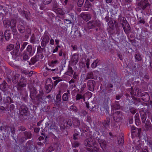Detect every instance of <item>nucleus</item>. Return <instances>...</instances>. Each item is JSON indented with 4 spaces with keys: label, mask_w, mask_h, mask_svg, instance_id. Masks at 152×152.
I'll list each match as a JSON object with an SVG mask.
<instances>
[{
    "label": "nucleus",
    "mask_w": 152,
    "mask_h": 152,
    "mask_svg": "<svg viewBox=\"0 0 152 152\" xmlns=\"http://www.w3.org/2000/svg\"><path fill=\"white\" fill-rule=\"evenodd\" d=\"M73 125L75 126H79L80 125V122L77 118H73L72 119Z\"/></svg>",
    "instance_id": "6ab92c4d"
},
{
    "label": "nucleus",
    "mask_w": 152,
    "mask_h": 152,
    "mask_svg": "<svg viewBox=\"0 0 152 152\" xmlns=\"http://www.w3.org/2000/svg\"><path fill=\"white\" fill-rule=\"evenodd\" d=\"M3 24L5 28H8L11 26V22L8 20H6L3 21Z\"/></svg>",
    "instance_id": "5701e85b"
},
{
    "label": "nucleus",
    "mask_w": 152,
    "mask_h": 152,
    "mask_svg": "<svg viewBox=\"0 0 152 152\" xmlns=\"http://www.w3.org/2000/svg\"><path fill=\"white\" fill-rule=\"evenodd\" d=\"M130 112L132 114H134L136 112V110L135 108L132 107L130 108Z\"/></svg>",
    "instance_id": "680f3d73"
},
{
    "label": "nucleus",
    "mask_w": 152,
    "mask_h": 152,
    "mask_svg": "<svg viewBox=\"0 0 152 152\" xmlns=\"http://www.w3.org/2000/svg\"><path fill=\"white\" fill-rule=\"evenodd\" d=\"M146 110L142 108L140 111V114L141 116L142 122L144 123L146 119Z\"/></svg>",
    "instance_id": "f8f14e48"
},
{
    "label": "nucleus",
    "mask_w": 152,
    "mask_h": 152,
    "mask_svg": "<svg viewBox=\"0 0 152 152\" xmlns=\"http://www.w3.org/2000/svg\"><path fill=\"white\" fill-rule=\"evenodd\" d=\"M142 99L145 102H147L149 100L150 97L149 94L147 93H143L141 95Z\"/></svg>",
    "instance_id": "2eb2a0df"
},
{
    "label": "nucleus",
    "mask_w": 152,
    "mask_h": 152,
    "mask_svg": "<svg viewBox=\"0 0 152 152\" xmlns=\"http://www.w3.org/2000/svg\"><path fill=\"white\" fill-rule=\"evenodd\" d=\"M9 88V86L4 81H3V83L0 85V88L3 91L7 90Z\"/></svg>",
    "instance_id": "f3484780"
},
{
    "label": "nucleus",
    "mask_w": 152,
    "mask_h": 152,
    "mask_svg": "<svg viewBox=\"0 0 152 152\" xmlns=\"http://www.w3.org/2000/svg\"><path fill=\"white\" fill-rule=\"evenodd\" d=\"M87 27L88 29H92L96 27L101 28V23L98 20H92L87 23Z\"/></svg>",
    "instance_id": "f257e3e1"
},
{
    "label": "nucleus",
    "mask_w": 152,
    "mask_h": 152,
    "mask_svg": "<svg viewBox=\"0 0 152 152\" xmlns=\"http://www.w3.org/2000/svg\"><path fill=\"white\" fill-rule=\"evenodd\" d=\"M135 121L136 124L139 125L140 124V120L139 118V115L138 113H136L135 115Z\"/></svg>",
    "instance_id": "c756f323"
},
{
    "label": "nucleus",
    "mask_w": 152,
    "mask_h": 152,
    "mask_svg": "<svg viewBox=\"0 0 152 152\" xmlns=\"http://www.w3.org/2000/svg\"><path fill=\"white\" fill-rule=\"evenodd\" d=\"M102 107L104 110L106 111V113H109V108L107 104L104 103L103 104Z\"/></svg>",
    "instance_id": "58836bf2"
},
{
    "label": "nucleus",
    "mask_w": 152,
    "mask_h": 152,
    "mask_svg": "<svg viewBox=\"0 0 152 152\" xmlns=\"http://www.w3.org/2000/svg\"><path fill=\"white\" fill-rule=\"evenodd\" d=\"M122 113L119 111L115 112L113 114V117L114 120L116 122H118L121 120Z\"/></svg>",
    "instance_id": "1a4fd4ad"
},
{
    "label": "nucleus",
    "mask_w": 152,
    "mask_h": 152,
    "mask_svg": "<svg viewBox=\"0 0 152 152\" xmlns=\"http://www.w3.org/2000/svg\"><path fill=\"white\" fill-rule=\"evenodd\" d=\"M30 97L32 100H35V95L37 93L36 88L34 87H31L30 88Z\"/></svg>",
    "instance_id": "9d476101"
},
{
    "label": "nucleus",
    "mask_w": 152,
    "mask_h": 152,
    "mask_svg": "<svg viewBox=\"0 0 152 152\" xmlns=\"http://www.w3.org/2000/svg\"><path fill=\"white\" fill-rule=\"evenodd\" d=\"M11 25L10 28L12 31L14 33H17V30L16 27V21L14 19H12L11 20Z\"/></svg>",
    "instance_id": "9b49d317"
},
{
    "label": "nucleus",
    "mask_w": 152,
    "mask_h": 152,
    "mask_svg": "<svg viewBox=\"0 0 152 152\" xmlns=\"http://www.w3.org/2000/svg\"><path fill=\"white\" fill-rule=\"evenodd\" d=\"M6 110V108L2 106H0V112L4 113Z\"/></svg>",
    "instance_id": "0e129e2a"
},
{
    "label": "nucleus",
    "mask_w": 152,
    "mask_h": 152,
    "mask_svg": "<svg viewBox=\"0 0 152 152\" xmlns=\"http://www.w3.org/2000/svg\"><path fill=\"white\" fill-rule=\"evenodd\" d=\"M26 128L23 126H20L18 127V130L19 131H24L26 130Z\"/></svg>",
    "instance_id": "864d4df0"
},
{
    "label": "nucleus",
    "mask_w": 152,
    "mask_h": 152,
    "mask_svg": "<svg viewBox=\"0 0 152 152\" xmlns=\"http://www.w3.org/2000/svg\"><path fill=\"white\" fill-rule=\"evenodd\" d=\"M108 24L110 28L113 29L114 28V25L112 20H111L108 22Z\"/></svg>",
    "instance_id": "37998d69"
},
{
    "label": "nucleus",
    "mask_w": 152,
    "mask_h": 152,
    "mask_svg": "<svg viewBox=\"0 0 152 152\" xmlns=\"http://www.w3.org/2000/svg\"><path fill=\"white\" fill-rule=\"evenodd\" d=\"M98 62L96 60L93 62L91 65V67L93 68H95L97 66Z\"/></svg>",
    "instance_id": "6e6d98bb"
},
{
    "label": "nucleus",
    "mask_w": 152,
    "mask_h": 152,
    "mask_svg": "<svg viewBox=\"0 0 152 152\" xmlns=\"http://www.w3.org/2000/svg\"><path fill=\"white\" fill-rule=\"evenodd\" d=\"M19 85L20 87L17 88V89L19 91L21 89V87H23L26 86V84L24 83H19Z\"/></svg>",
    "instance_id": "603ef678"
},
{
    "label": "nucleus",
    "mask_w": 152,
    "mask_h": 152,
    "mask_svg": "<svg viewBox=\"0 0 152 152\" xmlns=\"http://www.w3.org/2000/svg\"><path fill=\"white\" fill-rule=\"evenodd\" d=\"M131 88L130 93L131 95L138 96H139L141 95L142 94H141V90L140 89L137 88H135L134 89H133L132 87Z\"/></svg>",
    "instance_id": "423d86ee"
},
{
    "label": "nucleus",
    "mask_w": 152,
    "mask_h": 152,
    "mask_svg": "<svg viewBox=\"0 0 152 152\" xmlns=\"http://www.w3.org/2000/svg\"><path fill=\"white\" fill-rule=\"evenodd\" d=\"M73 70L72 69V68L69 66L68 71L66 72L65 74L67 75H70L73 74Z\"/></svg>",
    "instance_id": "473e14b6"
},
{
    "label": "nucleus",
    "mask_w": 152,
    "mask_h": 152,
    "mask_svg": "<svg viewBox=\"0 0 152 152\" xmlns=\"http://www.w3.org/2000/svg\"><path fill=\"white\" fill-rule=\"evenodd\" d=\"M56 11L57 12L58 14L61 15H63L62 13V10L60 8H58L57 9Z\"/></svg>",
    "instance_id": "e2e57ef3"
},
{
    "label": "nucleus",
    "mask_w": 152,
    "mask_h": 152,
    "mask_svg": "<svg viewBox=\"0 0 152 152\" xmlns=\"http://www.w3.org/2000/svg\"><path fill=\"white\" fill-rule=\"evenodd\" d=\"M74 35L75 37H74V38H77L79 37H81L80 35V32L78 30H76L75 31L74 33Z\"/></svg>",
    "instance_id": "a19ab883"
},
{
    "label": "nucleus",
    "mask_w": 152,
    "mask_h": 152,
    "mask_svg": "<svg viewBox=\"0 0 152 152\" xmlns=\"http://www.w3.org/2000/svg\"><path fill=\"white\" fill-rule=\"evenodd\" d=\"M46 99V97L44 96V93L42 90H41L39 91V94L36 96L35 97V100H37L38 103H44L45 102V99Z\"/></svg>",
    "instance_id": "39448f33"
},
{
    "label": "nucleus",
    "mask_w": 152,
    "mask_h": 152,
    "mask_svg": "<svg viewBox=\"0 0 152 152\" xmlns=\"http://www.w3.org/2000/svg\"><path fill=\"white\" fill-rule=\"evenodd\" d=\"M19 31L21 33H24L26 30L25 27L21 24H19L17 26Z\"/></svg>",
    "instance_id": "4be33fe9"
},
{
    "label": "nucleus",
    "mask_w": 152,
    "mask_h": 152,
    "mask_svg": "<svg viewBox=\"0 0 152 152\" xmlns=\"http://www.w3.org/2000/svg\"><path fill=\"white\" fill-rule=\"evenodd\" d=\"M14 48V45H13L10 44L7 47V50L8 51H10L12 50Z\"/></svg>",
    "instance_id": "a18cd8bd"
},
{
    "label": "nucleus",
    "mask_w": 152,
    "mask_h": 152,
    "mask_svg": "<svg viewBox=\"0 0 152 152\" xmlns=\"http://www.w3.org/2000/svg\"><path fill=\"white\" fill-rule=\"evenodd\" d=\"M80 145V143L77 141H75L74 142L73 144V146L75 148L77 147Z\"/></svg>",
    "instance_id": "338daca9"
},
{
    "label": "nucleus",
    "mask_w": 152,
    "mask_h": 152,
    "mask_svg": "<svg viewBox=\"0 0 152 152\" xmlns=\"http://www.w3.org/2000/svg\"><path fill=\"white\" fill-rule=\"evenodd\" d=\"M28 54H27L26 52H24L23 53V59L25 60H26L28 58Z\"/></svg>",
    "instance_id": "5fc2aeb1"
},
{
    "label": "nucleus",
    "mask_w": 152,
    "mask_h": 152,
    "mask_svg": "<svg viewBox=\"0 0 152 152\" xmlns=\"http://www.w3.org/2000/svg\"><path fill=\"white\" fill-rule=\"evenodd\" d=\"M94 72H90L87 74V75L90 79H94Z\"/></svg>",
    "instance_id": "de8ad7c7"
},
{
    "label": "nucleus",
    "mask_w": 152,
    "mask_h": 152,
    "mask_svg": "<svg viewBox=\"0 0 152 152\" xmlns=\"http://www.w3.org/2000/svg\"><path fill=\"white\" fill-rule=\"evenodd\" d=\"M61 91H60L59 93L56 96L55 104L57 106H60L61 103V96L60 94Z\"/></svg>",
    "instance_id": "dca6fc26"
},
{
    "label": "nucleus",
    "mask_w": 152,
    "mask_h": 152,
    "mask_svg": "<svg viewBox=\"0 0 152 152\" xmlns=\"http://www.w3.org/2000/svg\"><path fill=\"white\" fill-rule=\"evenodd\" d=\"M58 22L59 23V25L60 26V27L63 28H64V26H63V23L61 21L58 19Z\"/></svg>",
    "instance_id": "774afa93"
},
{
    "label": "nucleus",
    "mask_w": 152,
    "mask_h": 152,
    "mask_svg": "<svg viewBox=\"0 0 152 152\" xmlns=\"http://www.w3.org/2000/svg\"><path fill=\"white\" fill-rule=\"evenodd\" d=\"M84 2V0H78L77 5L79 7H81L83 5Z\"/></svg>",
    "instance_id": "3c124183"
},
{
    "label": "nucleus",
    "mask_w": 152,
    "mask_h": 152,
    "mask_svg": "<svg viewBox=\"0 0 152 152\" xmlns=\"http://www.w3.org/2000/svg\"><path fill=\"white\" fill-rule=\"evenodd\" d=\"M94 142L93 139L91 137H90L84 141V144L86 147H91L94 145Z\"/></svg>",
    "instance_id": "0eeeda50"
},
{
    "label": "nucleus",
    "mask_w": 152,
    "mask_h": 152,
    "mask_svg": "<svg viewBox=\"0 0 152 152\" xmlns=\"http://www.w3.org/2000/svg\"><path fill=\"white\" fill-rule=\"evenodd\" d=\"M19 51H17V50H16L15 51H13L11 52V54L12 56V57H13L15 56V57H18L19 55V54L18 53Z\"/></svg>",
    "instance_id": "4c0bfd02"
},
{
    "label": "nucleus",
    "mask_w": 152,
    "mask_h": 152,
    "mask_svg": "<svg viewBox=\"0 0 152 152\" xmlns=\"http://www.w3.org/2000/svg\"><path fill=\"white\" fill-rule=\"evenodd\" d=\"M45 48L44 47L41 48L40 46H38L37 48V53L38 54L42 53Z\"/></svg>",
    "instance_id": "ea45409f"
},
{
    "label": "nucleus",
    "mask_w": 152,
    "mask_h": 152,
    "mask_svg": "<svg viewBox=\"0 0 152 152\" xmlns=\"http://www.w3.org/2000/svg\"><path fill=\"white\" fill-rule=\"evenodd\" d=\"M52 1V0H42L43 4L45 5L50 4L51 2Z\"/></svg>",
    "instance_id": "8fccbe9b"
},
{
    "label": "nucleus",
    "mask_w": 152,
    "mask_h": 152,
    "mask_svg": "<svg viewBox=\"0 0 152 152\" xmlns=\"http://www.w3.org/2000/svg\"><path fill=\"white\" fill-rule=\"evenodd\" d=\"M62 100L64 101H68L69 99V95L68 93H64L62 97Z\"/></svg>",
    "instance_id": "e433bc0d"
},
{
    "label": "nucleus",
    "mask_w": 152,
    "mask_h": 152,
    "mask_svg": "<svg viewBox=\"0 0 152 152\" xmlns=\"http://www.w3.org/2000/svg\"><path fill=\"white\" fill-rule=\"evenodd\" d=\"M9 128L8 127H5L4 126H2L0 128V130L1 131H2V130H4L5 131H6V130L7 129H9Z\"/></svg>",
    "instance_id": "69168bd1"
},
{
    "label": "nucleus",
    "mask_w": 152,
    "mask_h": 152,
    "mask_svg": "<svg viewBox=\"0 0 152 152\" xmlns=\"http://www.w3.org/2000/svg\"><path fill=\"white\" fill-rule=\"evenodd\" d=\"M11 34L9 30H6L4 33V37L5 38H10Z\"/></svg>",
    "instance_id": "c9c22d12"
},
{
    "label": "nucleus",
    "mask_w": 152,
    "mask_h": 152,
    "mask_svg": "<svg viewBox=\"0 0 152 152\" xmlns=\"http://www.w3.org/2000/svg\"><path fill=\"white\" fill-rule=\"evenodd\" d=\"M138 19L139 20V22L140 23H142L144 24L145 23V21L144 19H143L142 17H139L138 18Z\"/></svg>",
    "instance_id": "052dcab7"
},
{
    "label": "nucleus",
    "mask_w": 152,
    "mask_h": 152,
    "mask_svg": "<svg viewBox=\"0 0 152 152\" xmlns=\"http://www.w3.org/2000/svg\"><path fill=\"white\" fill-rule=\"evenodd\" d=\"M135 58L138 61H140L141 59V57L140 54L137 53L135 55Z\"/></svg>",
    "instance_id": "09e8293b"
},
{
    "label": "nucleus",
    "mask_w": 152,
    "mask_h": 152,
    "mask_svg": "<svg viewBox=\"0 0 152 152\" xmlns=\"http://www.w3.org/2000/svg\"><path fill=\"white\" fill-rule=\"evenodd\" d=\"M137 128L135 127L134 126H132L131 127L132 133H135L137 131Z\"/></svg>",
    "instance_id": "4d7b16f0"
},
{
    "label": "nucleus",
    "mask_w": 152,
    "mask_h": 152,
    "mask_svg": "<svg viewBox=\"0 0 152 152\" xmlns=\"http://www.w3.org/2000/svg\"><path fill=\"white\" fill-rule=\"evenodd\" d=\"M32 46L31 45H28L26 49V51L28 53L27 54H28L29 56H31L32 55Z\"/></svg>",
    "instance_id": "7c9ffc66"
},
{
    "label": "nucleus",
    "mask_w": 152,
    "mask_h": 152,
    "mask_svg": "<svg viewBox=\"0 0 152 152\" xmlns=\"http://www.w3.org/2000/svg\"><path fill=\"white\" fill-rule=\"evenodd\" d=\"M91 4L90 3L88 0H86L84 7L86 10H88V9L91 8Z\"/></svg>",
    "instance_id": "aec40b11"
},
{
    "label": "nucleus",
    "mask_w": 152,
    "mask_h": 152,
    "mask_svg": "<svg viewBox=\"0 0 152 152\" xmlns=\"http://www.w3.org/2000/svg\"><path fill=\"white\" fill-rule=\"evenodd\" d=\"M145 131L152 130V125L149 120H147L146 121L145 126Z\"/></svg>",
    "instance_id": "4468645a"
},
{
    "label": "nucleus",
    "mask_w": 152,
    "mask_h": 152,
    "mask_svg": "<svg viewBox=\"0 0 152 152\" xmlns=\"http://www.w3.org/2000/svg\"><path fill=\"white\" fill-rule=\"evenodd\" d=\"M98 141L101 148L104 151V149H105L106 147V141L104 140L100 139L99 138L98 139Z\"/></svg>",
    "instance_id": "ddd939ff"
},
{
    "label": "nucleus",
    "mask_w": 152,
    "mask_h": 152,
    "mask_svg": "<svg viewBox=\"0 0 152 152\" xmlns=\"http://www.w3.org/2000/svg\"><path fill=\"white\" fill-rule=\"evenodd\" d=\"M110 118L109 117H107L106 120L104 121L103 123V125L105 128H107L108 126L110 125Z\"/></svg>",
    "instance_id": "b1692460"
},
{
    "label": "nucleus",
    "mask_w": 152,
    "mask_h": 152,
    "mask_svg": "<svg viewBox=\"0 0 152 152\" xmlns=\"http://www.w3.org/2000/svg\"><path fill=\"white\" fill-rule=\"evenodd\" d=\"M25 139H30L31 137V134L30 132L26 131L23 132Z\"/></svg>",
    "instance_id": "c85d7f7f"
},
{
    "label": "nucleus",
    "mask_w": 152,
    "mask_h": 152,
    "mask_svg": "<svg viewBox=\"0 0 152 152\" xmlns=\"http://www.w3.org/2000/svg\"><path fill=\"white\" fill-rule=\"evenodd\" d=\"M83 99L84 101H85V97L84 96H82V94H78L76 96V100H78L80 99Z\"/></svg>",
    "instance_id": "72a5a7b5"
},
{
    "label": "nucleus",
    "mask_w": 152,
    "mask_h": 152,
    "mask_svg": "<svg viewBox=\"0 0 152 152\" xmlns=\"http://www.w3.org/2000/svg\"><path fill=\"white\" fill-rule=\"evenodd\" d=\"M75 134H73V139L74 140L77 139V136L79 135V133L77 132V131L76 129L74 130Z\"/></svg>",
    "instance_id": "49530a36"
},
{
    "label": "nucleus",
    "mask_w": 152,
    "mask_h": 152,
    "mask_svg": "<svg viewBox=\"0 0 152 152\" xmlns=\"http://www.w3.org/2000/svg\"><path fill=\"white\" fill-rule=\"evenodd\" d=\"M49 41V39H43L41 43V45L42 47L45 48L47 44Z\"/></svg>",
    "instance_id": "a878e982"
},
{
    "label": "nucleus",
    "mask_w": 152,
    "mask_h": 152,
    "mask_svg": "<svg viewBox=\"0 0 152 152\" xmlns=\"http://www.w3.org/2000/svg\"><path fill=\"white\" fill-rule=\"evenodd\" d=\"M50 83L51 84H48V85H45V89L46 90L47 92L48 93L50 92L53 87V83H51V81H50Z\"/></svg>",
    "instance_id": "393cba45"
},
{
    "label": "nucleus",
    "mask_w": 152,
    "mask_h": 152,
    "mask_svg": "<svg viewBox=\"0 0 152 152\" xmlns=\"http://www.w3.org/2000/svg\"><path fill=\"white\" fill-rule=\"evenodd\" d=\"M118 141L119 144L123 145L124 142V140L123 137H122L118 139Z\"/></svg>",
    "instance_id": "c03bdc74"
},
{
    "label": "nucleus",
    "mask_w": 152,
    "mask_h": 152,
    "mask_svg": "<svg viewBox=\"0 0 152 152\" xmlns=\"http://www.w3.org/2000/svg\"><path fill=\"white\" fill-rule=\"evenodd\" d=\"M21 42L20 41H17L16 43V45L15 47V49L17 51H19L20 49V45Z\"/></svg>",
    "instance_id": "79ce46f5"
},
{
    "label": "nucleus",
    "mask_w": 152,
    "mask_h": 152,
    "mask_svg": "<svg viewBox=\"0 0 152 152\" xmlns=\"http://www.w3.org/2000/svg\"><path fill=\"white\" fill-rule=\"evenodd\" d=\"M80 17L86 21L87 22L90 20L91 18V16L90 14H81Z\"/></svg>",
    "instance_id": "a211bd4d"
},
{
    "label": "nucleus",
    "mask_w": 152,
    "mask_h": 152,
    "mask_svg": "<svg viewBox=\"0 0 152 152\" xmlns=\"http://www.w3.org/2000/svg\"><path fill=\"white\" fill-rule=\"evenodd\" d=\"M70 108L71 110H73L74 111L76 112L77 111V108L74 105H72L70 107Z\"/></svg>",
    "instance_id": "13d9d810"
},
{
    "label": "nucleus",
    "mask_w": 152,
    "mask_h": 152,
    "mask_svg": "<svg viewBox=\"0 0 152 152\" xmlns=\"http://www.w3.org/2000/svg\"><path fill=\"white\" fill-rule=\"evenodd\" d=\"M60 129L62 132L64 133V134L66 135H67L68 134V132H67L66 130V126L64 125H61L60 126Z\"/></svg>",
    "instance_id": "2f4dec72"
},
{
    "label": "nucleus",
    "mask_w": 152,
    "mask_h": 152,
    "mask_svg": "<svg viewBox=\"0 0 152 152\" xmlns=\"http://www.w3.org/2000/svg\"><path fill=\"white\" fill-rule=\"evenodd\" d=\"M18 11L19 12L22 14L23 16H25L26 19H28V16L27 14V12L22 10L21 8L19 9Z\"/></svg>",
    "instance_id": "bb28decb"
},
{
    "label": "nucleus",
    "mask_w": 152,
    "mask_h": 152,
    "mask_svg": "<svg viewBox=\"0 0 152 152\" xmlns=\"http://www.w3.org/2000/svg\"><path fill=\"white\" fill-rule=\"evenodd\" d=\"M113 87V85L111 84H108L107 86L105 87V89L107 93H110L112 91V89L110 88H112Z\"/></svg>",
    "instance_id": "cd10ccee"
},
{
    "label": "nucleus",
    "mask_w": 152,
    "mask_h": 152,
    "mask_svg": "<svg viewBox=\"0 0 152 152\" xmlns=\"http://www.w3.org/2000/svg\"><path fill=\"white\" fill-rule=\"evenodd\" d=\"M28 110V108L26 106L23 105L20 106L19 109L20 114L19 115V120L22 121L24 120L23 115H27Z\"/></svg>",
    "instance_id": "f03ea898"
},
{
    "label": "nucleus",
    "mask_w": 152,
    "mask_h": 152,
    "mask_svg": "<svg viewBox=\"0 0 152 152\" xmlns=\"http://www.w3.org/2000/svg\"><path fill=\"white\" fill-rule=\"evenodd\" d=\"M95 82L92 80H89L87 82V85L89 90L93 91H94Z\"/></svg>",
    "instance_id": "6e6552de"
},
{
    "label": "nucleus",
    "mask_w": 152,
    "mask_h": 152,
    "mask_svg": "<svg viewBox=\"0 0 152 152\" xmlns=\"http://www.w3.org/2000/svg\"><path fill=\"white\" fill-rule=\"evenodd\" d=\"M120 22L125 32L126 33H128L130 30L131 28L125 18L123 17L121 18Z\"/></svg>",
    "instance_id": "7ed1b4c3"
},
{
    "label": "nucleus",
    "mask_w": 152,
    "mask_h": 152,
    "mask_svg": "<svg viewBox=\"0 0 152 152\" xmlns=\"http://www.w3.org/2000/svg\"><path fill=\"white\" fill-rule=\"evenodd\" d=\"M137 5L142 10H144L148 7L150 6L151 4L149 2L148 0H141L137 3Z\"/></svg>",
    "instance_id": "20e7f679"
},
{
    "label": "nucleus",
    "mask_w": 152,
    "mask_h": 152,
    "mask_svg": "<svg viewBox=\"0 0 152 152\" xmlns=\"http://www.w3.org/2000/svg\"><path fill=\"white\" fill-rule=\"evenodd\" d=\"M112 109L118 110L120 109L121 106L118 102L115 101L114 104L111 105Z\"/></svg>",
    "instance_id": "412c9836"
},
{
    "label": "nucleus",
    "mask_w": 152,
    "mask_h": 152,
    "mask_svg": "<svg viewBox=\"0 0 152 152\" xmlns=\"http://www.w3.org/2000/svg\"><path fill=\"white\" fill-rule=\"evenodd\" d=\"M27 44L28 43L26 42H25L23 43L22 45V46L20 48V50L21 52H22L23 50L24 49L25 47L27 45Z\"/></svg>",
    "instance_id": "bf43d9fd"
},
{
    "label": "nucleus",
    "mask_w": 152,
    "mask_h": 152,
    "mask_svg": "<svg viewBox=\"0 0 152 152\" xmlns=\"http://www.w3.org/2000/svg\"><path fill=\"white\" fill-rule=\"evenodd\" d=\"M19 75H15L12 79V81L14 83H16L18 81Z\"/></svg>",
    "instance_id": "f704fd0d"
}]
</instances>
